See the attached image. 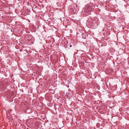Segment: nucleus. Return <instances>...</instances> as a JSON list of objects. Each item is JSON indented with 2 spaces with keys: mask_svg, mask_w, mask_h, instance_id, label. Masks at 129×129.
I'll list each match as a JSON object with an SVG mask.
<instances>
[{
  "mask_svg": "<svg viewBox=\"0 0 129 129\" xmlns=\"http://www.w3.org/2000/svg\"><path fill=\"white\" fill-rule=\"evenodd\" d=\"M92 20L93 21V23H96V20H95L94 19H92Z\"/></svg>",
  "mask_w": 129,
  "mask_h": 129,
  "instance_id": "3",
  "label": "nucleus"
},
{
  "mask_svg": "<svg viewBox=\"0 0 129 129\" xmlns=\"http://www.w3.org/2000/svg\"><path fill=\"white\" fill-rule=\"evenodd\" d=\"M73 8H74L72 7L71 8H70V7H69V12L71 14L72 13H75V11H76L75 10V9H74Z\"/></svg>",
  "mask_w": 129,
  "mask_h": 129,
  "instance_id": "2",
  "label": "nucleus"
},
{
  "mask_svg": "<svg viewBox=\"0 0 129 129\" xmlns=\"http://www.w3.org/2000/svg\"><path fill=\"white\" fill-rule=\"evenodd\" d=\"M93 10V8L92 6H87L83 8L82 12V14L84 16H88L90 14V12Z\"/></svg>",
  "mask_w": 129,
  "mask_h": 129,
  "instance_id": "1",
  "label": "nucleus"
},
{
  "mask_svg": "<svg viewBox=\"0 0 129 129\" xmlns=\"http://www.w3.org/2000/svg\"><path fill=\"white\" fill-rule=\"evenodd\" d=\"M72 46L71 45H70V47H72Z\"/></svg>",
  "mask_w": 129,
  "mask_h": 129,
  "instance_id": "4",
  "label": "nucleus"
}]
</instances>
